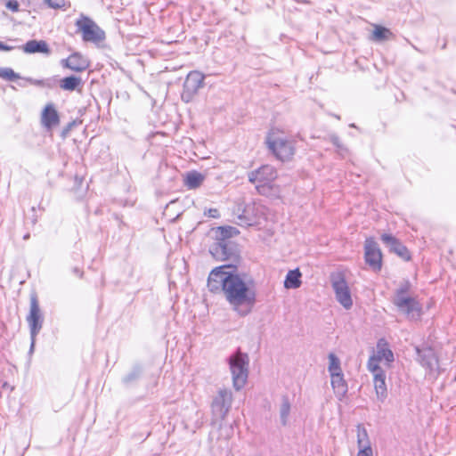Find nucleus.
Returning a JSON list of instances; mask_svg holds the SVG:
<instances>
[{"label":"nucleus","instance_id":"nucleus-1","mask_svg":"<svg viewBox=\"0 0 456 456\" xmlns=\"http://www.w3.org/2000/svg\"><path fill=\"white\" fill-rule=\"evenodd\" d=\"M208 288L213 293L222 292L232 309L241 317L249 314L256 302L253 279L247 275L226 272L225 266H219L211 271L208 279Z\"/></svg>","mask_w":456,"mask_h":456},{"label":"nucleus","instance_id":"nucleus-2","mask_svg":"<svg viewBox=\"0 0 456 456\" xmlns=\"http://www.w3.org/2000/svg\"><path fill=\"white\" fill-rule=\"evenodd\" d=\"M266 145L273 157L281 162H289L296 154V142L284 131L273 128L266 136Z\"/></svg>","mask_w":456,"mask_h":456},{"label":"nucleus","instance_id":"nucleus-3","mask_svg":"<svg viewBox=\"0 0 456 456\" xmlns=\"http://www.w3.org/2000/svg\"><path fill=\"white\" fill-rule=\"evenodd\" d=\"M232 402L233 395L231 389L223 387L216 391L210 405L213 424L222 425L232 409Z\"/></svg>","mask_w":456,"mask_h":456},{"label":"nucleus","instance_id":"nucleus-4","mask_svg":"<svg viewBox=\"0 0 456 456\" xmlns=\"http://www.w3.org/2000/svg\"><path fill=\"white\" fill-rule=\"evenodd\" d=\"M278 177L276 168L272 165H263L250 173L249 181L256 185V189L262 195H267L274 188V182Z\"/></svg>","mask_w":456,"mask_h":456},{"label":"nucleus","instance_id":"nucleus-5","mask_svg":"<svg viewBox=\"0 0 456 456\" xmlns=\"http://www.w3.org/2000/svg\"><path fill=\"white\" fill-rule=\"evenodd\" d=\"M229 364L233 387L239 391L246 385L248 379V356L246 354L237 352L229 358Z\"/></svg>","mask_w":456,"mask_h":456},{"label":"nucleus","instance_id":"nucleus-6","mask_svg":"<svg viewBox=\"0 0 456 456\" xmlns=\"http://www.w3.org/2000/svg\"><path fill=\"white\" fill-rule=\"evenodd\" d=\"M75 24L77 31L81 34L83 41L85 42L99 44L103 42L106 38L104 30L101 28L91 18L86 15H80Z\"/></svg>","mask_w":456,"mask_h":456},{"label":"nucleus","instance_id":"nucleus-7","mask_svg":"<svg viewBox=\"0 0 456 456\" xmlns=\"http://www.w3.org/2000/svg\"><path fill=\"white\" fill-rule=\"evenodd\" d=\"M27 322L30 330L32 350L35 345L36 337L41 330L44 322L43 314L41 313L38 299L36 294H32L30 296L29 314L27 316Z\"/></svg>","mask_w":456,"mask_h":456},{"label":"nucleus","instance_id":"nucleus-8","mask_svg":"<svg viewBox=\"0 0 456 456\" xmlns=\"http://www.w3.org/2000/svg\"><path fill=\"white\" fill-rule=\"evenodd\" d=\"M400 311L405 313L410 319H418L421 315V306L415 298L408 297L403 289H399L393 300Z\"/></svg>","mask_w":456,"mask_h":456},{"label":"nucleus","instance_id":"nucleus-9","mask_svg":"<svg viewBox=\"0 0 456 456\" xmlns=\"http://www.w3.org/2000/svg\"><path fill=\"white\" fill-rule=\"evenodd\" d=\"M244 201L240 202L233 208V222L240 226H253L258 224L256 221V213L255 203L244 205Z\"/></svg>","mask_w":456,"mask_h":456},{"label":"nucleus","instance_id":"nucleus-10","mask_svg":"<svg viewBox=\"0 0 456 456\" xmlns=\"http://www.w3.org/2000/svg\"><path fill=\"white\" fill-rule=\"evenodd\" d=\"M332 288L336 299L346 308L350 309L353 305L351 292L346 281L341 273L331 276Z\"/></svg>","mask_w":456,"mask_h":456},{"label":"nucleus","instance_id":"nucleus-11","mask_svg":"<svg viewBox=\"0 0 456 456\" xmlns=\"http://www.w3.org/2000/svg\"><path fill=\"white\" fill-rule=\"evenodd\" d=\"M204 75L197 70L189 72L187 75L182 94V98L189 102L204 85Z\"/></svg>","mask_w":456,"mask_h":456},{"label":"nucleus","instance_id":"nucleus-12","mask_svg":"<svg viewBox=\"0 0 456 456\" xmlns=\"http://www.w3.org/2000/svg\"><path fill=\"white\" fill-rule=\"evenodd\" d=\"M364 258L373 271H380L382 267V253L378 243L372 238L365 240Z\"/></svg>","mask_w":456,"mask_h":456},{"label":"nucleus","instance_id":"nucleus-13","mask_svg":"<svg viewBox=\"0 0 456 456\" xmlns=\"http://www.w3.org/2000/svg\"><path fill=\"white\" fill-rule=\"evenodd\" d=\"M211 255L220 261L238 259V254L235 246L231 242H216L210 248Z\"/></svg>","mask_w":456,"mask_h":456},{"label":"nucleus","instance_id":"nucleus-14","mask_svg":"<svg viewBox=\"0 0 456 456\" xmlns=\"http://www.w3.org/2000/svg\"><path fill=\"white\" fill-rule=\"evenodd\" d=\"M380 239L390 252L395 253L404 261L411 260V253L408 248L394 235L382 233Z\"/></svg>","mask_w":456,"mask_h":456},{"label":"nucleus","instance_id":"nucleus-15","mask_svg":"<svg viewBox=\"0 0 456 456\" xmlns=\"http://www.w3.org/2000/svg\"><path fill=\"white\" fill-rule=\"evenodd\" d=\"M62 65L75 72H83L90 66L89 60L82 53L76 52L62 61Z\"/></svg>","mask_w":456,"mask_h":456},{"label":"nucleus","instance_id":"nucleus-16","mask_svg":"<svg viewBox=\"0 0 456 456\" xmlns=\"http://www.w3.org/2000/svg\"><path fill=\"white\" fill-rule=\"evenodd\" d=\"M41 123L49 130L60 124L59 113L53 103H47L41 112Z\"/></svg>","mask_w":456,"mask_h":456},{"label":"nucleus","instance_id":"nucleus-17","mask_svg":"<svg viewBox=\"0 0 456 456\" xmlns=\"http://www.w3.org/2000/svg\"><path fill=\"white\" fill-rule=\"evenodd\" d=\"M22 50L29 54L39 53L48 55L51 53L49 45L45 40H29L22 46Z\"/></svg>","mask_w":456,"mask_h":456},{"label":"nucleus","instance_id":"nucleus-18","mask_svg":"<svg viewBox=\"0 0 456 456\" xmlns=\"http://www.w3.org/2000/svg\"><path fill=\"white\" fill-rule=\"evenodd\" d=\"M331 379V387L334 394L339 401H342L347 393V384L344 379L343 373L333 375Z\"/></svg>","mask_w":456,"mask_h":456},{"label":"nucleus","instance_id":"nucleus-19","mask_svg":"<svg viewBox=\"0 0 456 456\" xmlns=\"http://www.w3.org/2000/svg\"><path fill=\"white\" fill-rule=\"evenodd\" d=\"M373 385L378 400L383 403L387 396L385 371L373 375Z\"/></svg>","mask_w":456,"mask_h":456},{"label":"nucleus","instance_id":"nucleus-20","mask_svg":"<svg viewBox=\"0 0 456 456\" xmlns=\"http://www.w3.org/2000/svg\"><path fill=\"white\" fill-rule=\"evenodd\" d=\"M377 358L381 361H386L387 363L394 362V354L388 348V345L385 339H379L377 344V350L374 354Z\"/></svg>","mask_w":456,"mask_h":456},{"label":"nucleus","instance_id":"nucleus-21","mask_svg":"<svg viewBox=\"0 0 456 456\" xmlns=\"http://www.w3.org/2000/svg\"><path fill=\"white\" fill-rule=\"evenodd\" d=\"M205 180V175L197 171H190L183 175V184L188 189L200 187Z\"/></svg>","mask_w":456,"mask_h":456},{"label":"nucleus","instance_id":"nucleus-22","mask_svg":"<svg viewBox=\"0 0 456 456\" xmlns=\"http://www.w3.org/2000/svg\"><path fill=\"white\" fill-rule=\"evenodd\" d=\"M301 273L299 269L290 270L286 275L284 287L286 289H297L301 286Z\"/></svg>","mask_w":456,"mask_h":456},{"label":"nucleus","instance_id":"nucleus-23","mask_svg":"<svg viewBox=\"0 0 456 456\" xmlns=\"http://www.w3.org/2000/svg\"><path fill=\"white\" fill-rule=\"evenodd\" d=\"M356 438L358 449H366L371 447L368 431L362 424H358L356 426Z\"/></svg>","mask_w":456,"mask_h":456},{"label":"nucleus","instance_id":"nucleus-24","mask_svg":"<svg viewBox=\"0 0 456 456\" xmlns=\"http://www.w3.org/2000/svg\"><path fill=\"white\" fill-rule=\"evenodd\" d=\"M393 37L394 35L389 28H385L381 25H373V30L370 37L372 40L380 42L384 40H388Z\"/></svg>","mask_w":456,"mask_h":456},{"label":"nucleus","instance_id":"nucleus-25","mask_svg":"<svg viewBox=\"0 0 456 456\" xmlns=\"http://www.w3.org/2000/svg\"><path fill=\"white\" fill-rule=\"evenodd\" d=\"M81 78L75 76L66 77L60 82L61 88L65 91H74L76 89L81 91Z\"/></svg>","mask_w":456,"mask_h":456},{"label":"nucleus","instance_id":"nucleus-26","mask_svg":"<svg viewBox=\"0 0 456 456\" xmlns=\"http://www.w3.org/2000/svg\"><path fill=\"white\" fill-rule=\"evenodd\" d=\"M213 232L217 242H229L227 240L232 237V227L219 226L213 229Z\"/></svg>","mask_w":456,"mask_h":456},{"label":"nucleus","instance_id":"nucleus-27","mask_svg":"<svg viewBox=\"0 0 456 456\" xmlns=\"http://www.w3.org/2000/svg\"><path fill=\"white\" fill-rule=\"evenodd\" d=\"M328 370L330 372V377L333 375L343 373L340 366V360L333 353H330L329 354Z\"/></svg>","mask_w":456,"mask_h":456},{"label":"nucleus","instance_id":"nucleus-28","mask_svg":"<svg viewBox=\"0 0 456 456\" xmlns=\"http://www.w3.org/2000/svg\"><path fill=\"white\" fill-rule=\"evenodd\" d=\"M289 412H290V403L287 396H283L282 400H281V404L280 407L281 422L283 426H286L288 423Z\"/></svg>","mask_w":456,"mask_h":456},{"label":"nucleus","instance_id":"nucleus-29","mask_svg":"<svg viewBox=\"0 0 456 456\" xmlns=\"http://www.w3.org/2000/svg\"><path fill=\"white\" fill-rule=\"evenodd\" d=\"M0 77L6 81H16L20 78V76L11 68H2L0 69Z\"/></svg>","mask_w":456,"mask_h":456},{"label":"nucleus","instance_id":"nucleus-30","mask_svg":"<svg viewBox=\"0 0 456 456\" xmlns=\"http://www.w3.org/2000/svg\"><path fill=\"white\" fill-rule=\"evenodd\" d=\"M379 360L377 358L375 354L371 355L368 361L367 368L372 373V375L379 374L384 372V370L379 366Z\"/></svg>","mask_w":456,"mask_h":456},{"label":"nucleus","instance_id":"nucleus-31","mask_svg":"<svg viewBox=\"0 0 456 456\" xmlns=\"http://www.w3.org/2000/svg\"><path fill=\"white\" fill-rule=\"evenodd\" d=\"M45 4L53 9H64L67 6L65 0H44Z\"/></svg>","mask_w":456,"mask_h":456},{"label":"nucleus","instance_id":"nucleus-32","mask_svg":"<svg viewBox=\"0 0 456 456\" xmlns=\"http://www.w3.org/2000/svg\"><path fill=\"white\" fill-rule=\"evenodd\" d=\"M5 6L12 12H17L20 10V4L17 0H6Z\"/></svg>","mask_w":456,"mask_h":456},{"label":"nucleus","instance_id":"nucleus-33","mask_svg":"<svg viewBox=\"0 0 456 456\" xmlns=\"http://www.w3.org/2000/svg\"><path fill=\"white\" fill-rule=\"evenodd\" d=\"M138 377H139V371L134 370L124 378V382L129 383L133 380H135Z\"/></svg>","mask_w":456,"mask_h":456},{"label":"nucleus","instance_id":"nucleus-34","mask_svg":"<svg viewBox=\"0 0 456 456\" xmlns=\"http://www.w3.org/2000/svg\"><path fill=\"white\" fill-rule=\"evenodd\" d=\"M356 456H373L372 447L359 449Z\"/></svg>","mask_w":456,"mask_h":456},{"label":"nucleus","instance_id":"nucleus-35","mask_svg":"<svg viewBox=\"0 0 456 456\" xmlns=\"http://www.w3.org/2000/svg\"><path fill=\"white\" fill-rule=\"evenodd\" d=\"M208 216L216 218L219 216L218 211L216 208H210L208 212Z\"/></svg>","mask_w":456,"mask_h":456},{"label":"nucleus","instance_id":"nucleus-36","mask_svg":"<svg viewBox=\"0 0 456 456\" xmlns=\"http://www.w3.org/2000/svg\"><path fill=\"white\" fill-rule=\"evenodd\" d=\"M12 49H13L12 46L4 45L3 42L0 41V51L8 52V51H12Z\"/></svg>","mask_w":456,"mask_h":456},{"label":"nucleus","instance_id":"nucleus-37","mask_svg":"<svg viewBox=\"0 0 456 456\" xmlns=\"http://www.w3.org/2000/svg\"><path fill=\"white\" fill-rule=\"evenodd\" d=\"M72 272L75 275L78 276L79 278L83 277L84 273L79 268L75 267L73 268Z\"/></svg>","mask_w":456,"mask_h":456},{"label":"nucleus","instance_id":"nucleus-38","mask_svg":"<svg viewBox=\"0 0 456 456\" xmlns=\"http://www.w3.org/2000/svg\"><path fill=\"white\" fill-rule=\"evenodd\" d=\"M240 233L239 230L235 227H232V237L238 235Z\"/></svg>","mask_w":456,"mask_h":456},{"label":"nucleus","instance_id":"nucleus-39","mask_svg":"<svg viewBox=\"0 0 456 456\" xmlns=\"http://www.w3.org/2000/svg\"><path fill=\"white\" fill-rule=\"evenodd\" d=\"M29 233H27L24 235L23 239L26 240H28L29 239Z\"/></svg>","mask_w":456,"mask_h":456}]
</instances>
